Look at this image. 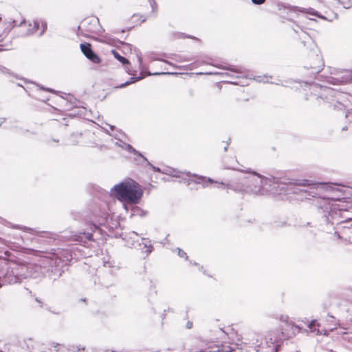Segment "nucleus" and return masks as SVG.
I'll list each match as a JSON object with an SVG mask.
<instances>
[{"label":"nucleus","instance_id":"15","mask_svg":"<svg viewBox=\"0 0 352 352\" xmlns=\"http://www.w3.org/2000/svg\"><path fill=\"white\" fill-rule=\"evenodd\" d=\"M146 58L149 62L153 60H161V58L158 54H155L153 53H151L146 55Z\"/></svg>","mask_w":352,"mask_h":352},{"label":"nucleus","instance_id":"26","mask_svg":"<svg viewBox=\"0 0 352 352\" xmlns=\"http://www.w3.org/2000/svg\"><path fill=\"white\" fill-rule=\"evenodd\" d=\"M311 89L315 91L316 92L318 89L320 90H322V87H317L316 85H314L311 87Z\"/></svg>","mask_w":352,"mask_h":352},{"label":"nucleus","instance_id":"11","mask_svg":"<svg viewBox=\"0 0 352 352\" xmlns=\"http://www.w3.org/2000/svg\"><path fill=\"white\" fill-rule=\"evenodd\" d=\"M135 54L136 55L138 63V69L143 72L146 69V63H144L142 56V53L140 50L135 49Z\"/></svg>","mask_w":352,"mask_h":352},{"label":"nucleus","instance_id":"32","mask_svg":"<svg viewBox=\"0 0 352 352\" xmlns=\"http://www.w3.org/2000/svg\"><path fill=\"white\" fill-rule=\"evenodd\" d=\"M21 24H23V25H24V26H26V25H27L26 22L21 23Z\"/></svg>","mask_w":352,"mask_h":352},{"label":"nucleus","instance_id":"12","mask_svg":"<svg viewBox=\"0 0 352 352\" xmlns=\"http://www.w3.org/2000/svg\"><path fill=\"white\" fill-rule=\"evenodd\" d=\"M320 324L317 323L316 321H312L309 324V328L311 332H316L318 334H322V333L326 334L327 330H321L320 331V329H316V327H320Z\"/></svg>","mask_w":352,"mask_h":352},{"label":"nucleus","instance_id":"36","mask_svg":"<svg viewBox=\"0 0 352 352\" xmlns=\"http://www.w3.org/2000/svg\"><path fill=\"white\" fill-rule=\"evenodd\" d=\"M1 19V17H0V20Z\"/></svg>","mask_w":352,"mask_h":352},{"label":"nucleus","instance_id":"34","mask_svg":"<svg viewBox=\"0 0 352 352\" xmlns=\"http://www.w3.org/2000/svg\"><path fill=\"white\" fill-rule=\"evenodd\" d=\"M106 352H113V351L107 350Z\"/></svg>","mask_w":352,"mask_h":352},{"label":"nucleus","instance_id":"5","mask_svg":"<svg viewBox=\"0 0 352 352\" xmlns=\"http://www.w3.org/2000/svg\"><path fill=\"white\" fill-rule=\"evenodd\" d=\"M111 54L114 58L121 63L124 71L129 75L132 76V77H131L128 81L119 85V88L124 87L126 85H131L144 78V76L142 74L140 76H134L137 73V69L132 67L131 62L126 58L121 56L117 51L114 50L111 51Z\"/></svg>","mask_w":352,"mask_h":352},{"label":"nucleus","instance_id":"30","mask_svg":"<svg viewBox=\"0 0 352 352\" xmlns=\"http://www.w3.org/2000/svg\"><path fill=\"white\" fill-rule=\"evenodd\" d=\"M138 155L142 158L143 160L146 161V163H148V164L150 166L151 164L148 162V161H147V160L144 157H143L140 153H138Z\"/></svg>","mask_w":352,"mask_h":352},{"label":"nucleus","instance_id":"13","mask_svg":"<svg viewBox=\"0 0 352 352\" xmlns=\"http://www.w3.org/2000/svg\"><path fill=\"white\" fill-rule=\"evenodd\" d=\"M131 216H145L146 212L138 206H133L131 209Z\"/></svg>","mask_w":352,"mask_h":352},{"label":"nucleus","instance_id":"19","mask_svg":"<svg viewBox=\"0 0 352 352\" xmlns=\"http://www.w3.org/2000/svg\"><path fill=\"white\" fill-rule=\"evenodd\" d=\"M256 80L259 81V82H270L269 78L267 76H263V77L258 76Z\"/></svg>","mask_w":352,"mask_h":352},{"label":"nucleus","instance_id":"24","mask_svg":"<svg viewBox=\"0 0 352 352\" xmlns=\"http://www.w3.org/2000/svg\"><path fill=\"white\" fill-rule=\"evenodd\" d=\"M272 346H269V351H270L271 352H276L274 343L272 342Z\"/></svg>","mask_w":352,"mask_h":352},{"label":"nucleus","instance_id":"25","mask_svg":"<svg viewBox=\"0 0 352 352\" xmlns=\"http://www.w3.org/2000/svg\"><path fill=\"white\" fill-rule=\"evenodd\" d=\"M170 74L169 72H155V73H153L152 74V75H161V74ZM148 75H151V73H148Z\"/></svg>","mask_w":352,"mask_h":352},{"label":"nucleus","instance_id":"20","mask_svg":"<svg viewBox=\"0 0 352 352\" xmlns=\"http://www.w3.org/2000/svg\"><path fill=\"white\" fill-rule=\"evenodd\" d=\"M276 184H277V186H276V187L275 188V190H277V192H278V195H273L274 197H276V196H278V195H281V194H282V192H281L282 190H283V192H285V190H283V188H280V187H279V185H278L277 183H276Z\"/></svg>","mask_w":352,"mask_h":352},{"label":"nucleus","instance_id":"17","mask_svg":"<svg viewBox=\"0 0 352 352\" xmlns=\"http://www.w3.org/2000/svg\"><path fill=\"white\" fill-rule=\"evenodd\" d=\"M74 352H80V351H84L85 350V346L82 344H78L75 346H74Z\"/></svg>","mask_w":352,"mask_h":352},{"label":"nucleus","instance_id":"2","mask_svg":"<svg viewBox=\"0 0 352 352\" xmlns=\"http://www.w3.org/2000/svg\"><path fill=\"white\" fill-rule=\"evenodd\" d=\"M110 194L122 204L126 212H129L131 206L137 205L141 201L144 189L137 182L128 178L115 184Z\"/></svg>","mask_w":352,"mask_h":352},{"label":"nucleus","instance_id":"18","mask_svg":"<svg viewBox=\"0 0 352 352\" xmlns=\"http://www.w3.org/2000/svg\"><path fill=\"white\" fill-rule=\"evenodd\" d=\"M99 41L100 42L106 43L109 45L113 44L112 40L109 37H104L102 38L99 39Z\"/></svg>","mask_w":352,"mask_h":352},{"label":"nucleus","instance_id":"23","mask_svg":"<svg viewBox=\"0 0 352 352\" xmlns=\"http://www.w3.org/2000/svg\"><path fill=\"white\" fill-rule=\"evenodd\" d=\"M177 251H178V255L180 257H186V254L184 251H182V250L177 249Z\"/></svg>","mask_w":352,"mask_h":352},{"label":"nucleus","instance_id":"29","mask_svg":"<svg viewBox=\"0 0 352 352\" xmlns=\"http://www.w3.org/2000/svg\"><path fill=\"white\" fill-rule=\"evenodd\" d=\"M300 185H302V186H307V185H310V183L309 182V181L307 180H304L302 183L300 184Z\"/></svg>","mask_w":352,"mask_h":352},{"label":"nucleus","instance_id":"9","mask_svg":"<svg viewBox=\"0 0 352 352\" xmlns=\"http://www.w3.org/2000/svg\"><path fill=\"white\" fill-rule=\"evenodd\" d=\"M41 24V30L40 32V34H42L47 28V24L46 23L39 21V20H35L32 21H30L28 24L27 34H31L33 33L36 32L39 29V25Z\"/></svg>","mask_w":352,"mask_h":352},{"label":"nucleus","instance_id":"33","mask_svg":"<svg viewBox=\"0 0 352 352\" xmlns=\"http://www.w3.org/2000/svg\"><path fill=\"white\" fill-rule=\"evenodd\" d=\"M341 80H342V78H341L340 80H338V78H336V80H338V82H340V83H342V82H341Z\"/></svg>","mask_w":352,"mask_h":352},{"label":"nucleus","instance_id":"4","mask_svg":"<svg viewBox=\"0 0 352 352\" xmlns=\"http://www.w3.org/2000/svg\"><path fill=\"white\" fill-rule=\"evenodd\" d=\"M150 167L153 171L162 173L163 174L172 176L177 178H180L184 182L190 186L191 184L195 183L197 184H201L204 187L210 186L214 184L217 188H224L226 184L214 182L210 178L203 177L198 175L191 174L189 172H182L169 166H162L161 168L156 167L150 164Z\"/></svg>","mask_w":352,"mask_h":352},{"label":"nucleus","instance_id":"6","mask_svg":"<svg viewBox=\"0 0 352 352\" xmlns=\"http://www.w3.org/2000/svg\"><path fill=\"white\" fill-rule=\"evenodd\" d=\"M129 238L132 240L131 243L129 242V245L135 248H138L142 252L149 254L152 251L151 241L147 239L140 238L136 233L130 234Z\"/></svg>","mask_w":352,"mask_h":352},{"label":"nucleus","instance_id":"10","mask_svg":"<svg viewBox=\"0 0 352 352\" xmlns=\"http://www.w3.org/2000/svg\"><path fill=\"white\" fill-rule=\"evenodd\" d=\"M115 145L118 147L120 148L121 149L128 152L130 154H134L137 155L138 154V152L135 151L134 148H133L129 144H126V142H123L122 140H118L115 142Z\"/></svg>","mask_w":352,"mask_h":352},{"label":"nucleus","instance_id":"22","mask_svg":"<svg viewBox=\"0 0 352 352\" xmlns=\"http://www.w3.org/2000/svg\"><path fill=\"white\" fill-rule=\"evenodd\" d=\"M265 0H252V2L255 5H261L264 3Z\"/></svg>","mask_w":352,"mask_h":352},{"label":"nucleus","instance_id":"27","mask_svg":"<svg viewBox=\"0 0 352 352\" xmlns=\"http://www.w3.org/2000/svg\"><path fill=\"white\" fill-rule=\"evenodd\" d=\"M85 235V238H87V239L90 240L92 237V234L89 232H87V233H83Z\"/></svg>","mask_w":352,"mask_h":352},{"label":"nucleus","instance_id":"8","mask_svg":"<svg viewBox=\"0 0 352 352\" xmlns=\"http://www.w3.org/2000/svg\"><path fill=\"white\" fill-rule=\"evenodd\" d=\"M80 47L83 54L91 61L94 63H99L100 62V58L96 54L93 52L91 46L89 43H81Z\"/></svg>","mask_w":352,"mask_h":352},{"label":"nucleus","instance_id":"21","mask_svg":"<svg viewBox=\"0 0 352 352\" xmlns=\"http://www.w3.org/2000/svg\"><path fill=\"white\" fill-rule=\"evenodd\" d=\"M109 221V220H108V219H107V218H106V219H105V220H104V221L100 222V223H99V224H100V225H103V224L107 223L108 227H109L110 228H113V226H115V224L110 225V224L109 223V221Z\"/></svg>","mask_w":352,"mask_h":352},{"label":"nucleus","instance_id":"35","mask_svg":"<svg viewBox=\"0 0 352 352\" xmlns=\"http://www.w3.org/2000/svg\"><path fill=\"white\" fill-rule=\"evenodd\" d=\"M164 63H166V64L170 65V63H169L168 62L164 61Z\"/></svg>","mask_w":352,"mask_h":352},{"label":"nucleus","instance_id":"1","mask_svg":"<svg viewBox=\"0 0 352 352\" xmlns=\"http://www.w3.org/2000/svg\"><path fill=\"white\" fill-rule=\"evenodd\" d=\"M315 189L321 195H324V204L321 205V208L328 212L333 219L338 215V211H346L349 209L346 202L343 200V196L351 188L338 184L318 183L315 185Z\"/></svg>","mask_w":352,"mask_h":352},{"label":"nucleus","instance_id":"16","mask_svg":"<svg viewBox=\"0 0 352 352\" xmlns=\"http://www.w3.org/2000/svg\"><path fill=\"white\" fill-rule=\"evenodd\" d=\"M318 65L314 67V68L318 72L322 66V61L320 56H317Z\"/></svg>","mask_w":352,"mask_h":352},{"label":"nucleus","instance_id":"7","mask_svg":"<svg viewBox=\"0 0 352 352\" xmlns=\"http://www.w3.org/2000/svg\"><path fill=\"white\" fill-rule=\"evenodd\" d=\"M289 17L291 20H294L300 13L309 14L314 16H318L321 19H325L323 16L320 15L319 12L312 8H304L299 7H291L288 8Z\"/></svg>","mask_w":352,"mask_h":352},{"label":"nucleus","instance_id":"31","mask_svg":"<svg viewBox=\"0 0 352 352\" xmlns=\"http://www.w3.org/2000/svg\"><path fill=\"white\" fill-rule=\"evenodd\" d=\"M92 23L95 25H97L98 23V19H93L92 20Z\"/></svg>","mask_w":352,"mask_h":352},{"label":"nucleus","instance_id":"3","mask_svg":"<svg viewBox=\"0 0 352 352\" xmlns=\"http://www.w3.org/2000/svg\"><path fill=\"white\" fill-rule=\"evenodd\" d=\"M247 186L239 190L256 195H276L275 188L277 184L274 179L267 178L252 173L245 177Z\"/></svg>","mask_w":352,"mask_h":352},{"label":"nucleus","instance_id":"14","mask_svg":"<svg viewBox=\"0 0 352 352\" xmlns=\"http://www.w3.org/2000/svg\"><path fill=\"white\" fill-rule=\"evenodd\" d=\"M352 79V71L346 70L342 72L341 82H347Z\"/></svg>","mask_w":352,"mask_h":352},{"label":"nucleus","instance_id":"28","mask_svg":"<svg viewBox=\"0 0 352 352\" xmlns=\"http://www.w3.org/2000/svg\"><path fill=\"white\" fill-rule=\"evenodd\" d=\"M280 320L283 322H287L288 320V316H281Z\"/></svg>","mask_w":352,"mask_h":352}]
</instances>
